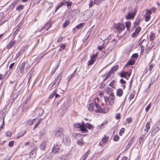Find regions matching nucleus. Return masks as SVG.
Listing matches in <instances>:
<instances>
[{
  "label": "nucleus",
  "instance_id": "obj_1",
  "mask_svg": "<svg viewBox=\"0 0 160 160\" xmlns=\"http://www.w3.org/2000/svg\"><path fill=\"white\" fill-rule=\"evenodd\" d=\"M105 105H102V107L99 106L97 103L95 104V108L97 110H94L96 111V112H100L105 113L108 112L109 110V108L108 106V104H106Z\"/></svg>",
  "mask_w": 160,
  "mask_h": 160
},
{
  "label": "nucleus",
  "instance_id": "obj_2",
  "mask_svg": "<svg viewBox=\"0 0 160 160\" xmlns=\"http://www.w3.org/2000/svg\"><path fill=\"white\" fill-rule=\"evenodd\" d=\"M104 101L106 103L108 104L109 105H113L115 102V97L113 92H111L109 95V98L107 97L104 96Z\"/></svg>",
  "mask_w": 160,
  "mask_h": 160
},
{
  "label": "nucleus",
  "instance_id": "obj_3",
  "mask_svg": "<svg viewBox=\"0 0 160 160\" xmlns=\"http://www.w3.org/2000/svg\"><path fill=\"white\" fill-rule=\"evenodd\" d=\"M63 129L60 128L55 130L53 132V134L56 137L58 138L59 139H61L63 136Z\"/></svg>",
  "mask_w": 160,
  "mask_h": 160
},
{
  "label": "nucleus",
  "instance_id": "obj_4",
  "mask_svg": "<svg viewBox=\"0 0 160 160\" xmlns=\"http://www.w3.org/2000/svg\"><path fill=\"white\" fill-rule=\"evenodd\" d=\"M83 126L81 128V131L83 133L87 132L88 130L86 128H88L90 130L93 128L92 126V124L88 123L85 124L84 122H82Z\"/></svg>",
  "mask_w": 160,
  "mask_h": 160
},
{
  "label": "nucleus",
  "instance_id": "obj_5",
  "mask_svg": "<svg viewBox=\"0 0 160 160\" xmlns=\"http://www.w3.org/2000/svg\"><path fill=\"white\" fill-rule=\"evenodd\" d=\"M113 27L114 28L117 29L119 32L122 31L125 28L124 24L120 23L114 24L113 25Z\"/></svg>",
  "mask_w": 160,
  "mask_h": 160
},
{
  "label": "nucleus",
  "instance_id": "obj_6",
  "mask_svg": "<svg viewBox=\"0 0 160 160\" xmlns=\"http://www.w3.org/2000/svg\"><path fill=\"white\" fill-rule=\"evenodd\" d=\"M136 10L135 9L134 11L131 12H129L127 14L125 17V18L127 19H133L136 14Z\"/></svg>",
  "mask_w": 160,
  "mask_h": 160
},
{
  "label": "nucleus",
  "instance_id": "obj_7",
  "mask_svg": "<svg viewBox=\"0 0 160 160\" xmlns=\"http://www.w3.org/2000/svg\"><path fill=\"white\" fill-rule=\"evenodd\" d=\"M62 79L61 75L60 74H59L58 75L55 79L53 81V84L52 86V87L54 85L56 84V86H58L60 82Z\"/></svg>",
  "mask_w": 160,
  "mask_h": 160
},
{
  "label": "nucleus",
  "instance_id": "obj_8",
  "mask_svg": "<svg viewBox=\"0 0 160 160\" xmlns=\"http://www.w3.org/2000/svg\"><path fill=\"white\" fill-rule=\"evenodd\" d=\"M151 14V10H146V13L145 15V20L146 22L149 21L150 18V15Z\"/></svg>",
  "mask_w": 160,
  "mask_h": 160
},
{
  "label": "nucleus",
  "instance_id": "obj_9",
  "mask_svg": "<svg viewBox=\"0 0 160 160\" xmlns=\"http://www.w3.org/2000/svg\"><path fill=\"white\" fill-rule=\"evenodd\" d=\"M131 75V72H126L123 71L121 72L120 73L121 76L122 77H123L128 79L127 78V76L129 77Z\"/></svg>",
  "mask_w": 160,
  "mask_h": 160
},
{
  "label": "nucleus",
  "instance_id": "obj_10",
  "mask_svg": "<svg viewBox=\"0 0 160 160\" xmlns=\"http://www.w3.org/2000/svg\"><path fill=\"white\" fill-rule=\"evenodd\" d=\"M64 143L67 146L70 144L71 141L69 137L68 136H66L65 138L63 139Z\"/></svg>",
  "mask_w": 160,
  "mask_h": 160
},
{
  "label": "nucleus",
  "instance_id": "obj_11",
  "mask_svg": "<svg viewBox=\"0 0 160 160\" xmlns=\"http://www.w3.org/2000/svg\"><path fill=\"white\" fill-rule=\"evenodd\" d=\"M94 104L93 103H91L90 104L88 107V109L90 111H93L95 112H96V111H95V110H97L94 108Z\"/></svg>",
  "mask_w": 160,
  "mask_h": 160
},
{
  "label": "nucleus",
  "instance_id": "obj_12",
  "mask_svg": "<svg viewBox=\"0 0 160 160\" xmlns=\"http://www.w3.org/2000/svg\"><path fill=\"white\" fill-rule=\"evenodd\" d=\"M25 62H23L21 64L19 68V69L21 73H22L24 71V68L25 65Z\"/></svg>",
  "mask_w": 160,
  "mask_h": 160
},
{
  "label": "nucleus",
  "instance_id": "obj_13",
  "mask_svg": "<svg viewBox=\"0 0 160 160\" xmlns=\"http://www.w3.org/2000/svg\"><path fill=\"white\" fill-rule=\"evenodd\" d=\"M60 147L59 146H55L52 149V151L53 152L56 153L58 152L59 150L60 149Z\"/></svg>",
  "mask_w": 160,
  "mask_h": 160
},
{
  "label": "nucleus",
  "instance_id": "obj_14",
  "mask_svg": "<svg viewBox=\"0 0 160 160\" xmlns=\"http://www.w3.org/2000/svg\"><path fill=\"white\" fill-rule=\"evenodd\" d=\"M123 94V91L122 89H118L117 90V95L119 97H121Z\"/></svg>",
  "mask_w": 160,
  "mask_h": 160
},
{
  "label": "nucleus",
  "instance_id": "obj_15",
  "mask_svg": "<svg viewBox=\"0 0 160 160\" xmlns=\"http://www.w3.org/2000/svg\"><path fill=\"white\" fill-rule=\"evenodd\" d=\"M40 148L42 150H44L46 148V142L44 141L42 142L40 144Z\"/></svg>",
  "mask_w": 160,
  "mask_h": 160
},
{
  "label": "nucleus",
  "instance_id": "obj_16",
  "mask_svg": "<svg viewBox=\"0 0 160 160\" xmlns=\"http://www.w3.org/2000/svg\"><path fill=\"white\" fill-rule=\"evenodd\" d=\"M82 122H82L81 124H79L78 123H75L74 125V128H80V130L81 131V128L83 126Z\"/></svg>",
  "mask_w": 160,
  "mask_h": 160
},
{
  "label": "nucleus",
  "instance_id": "obj_17",
  "mask_svg": "<svg viewBox=\"0 0 160 160\" xmlns=\"http://www.w3.org/2000/svg\"><path fill=\"white\" fill-rule=\"evenodd\" d=\"M150 122H148L147 123L145 127V131L146 132H148L149 131L150 128Z\"/></svg>",
  "mask_w": 160,
  "mask_h": 160
},
{
  "label": "nucleus",
  "instance_id": "obj_18",
  "mask_svg": "<svg viewBox=\"0 0 160 160\" xmlns=\"http://www.w3.org/2000/svg\"><path fill=\"white\" fill-rule=\"evenodd\" d=\"M77 143L78 145H81V147L84 144V142L83 141V139L82 138L78 140Z\"/></svg>",
  "mask_w": 160,
  "mask_h": 160
},
{
  "label": "nucleus",
  "instance_id": "obj_19",
  "mask_svg": "<svg viewBox=\"0 0 160 160\" xmlns=\"http://www.w3.org/2000/svg\"><path fill=\"white\" fill-rule=\"evenodd\" d=\"M118 66L116 65L112 68L110 71L112 73H113L118 69Z\"/></svg>",
  "mask_w": 160,
  "mask_h": 160
},
{
  "label": "nucleus",
  "instance_id": "obj_20",
  "mask_svg": "<svg viewBox=\"0 0 160 160\" xmlns=\"http://www.w3.org/2000/svg\"><path fill=\"white\" fill-rule=\"evenodd\" d=\"M89 154V151H88L85 153L82 156V158L81 160H85L88 157Z\"/></svg>",
  "mask_w": 160,
  "mask_h": 160
},
{
  "label": "nucleus",
  "instance_id": "obj_21",
  "mask_svg": "<svg viewBox=\"0 0 160 160\" xmlns=\"http://www.w3.org/2000/svg\"><path fill=\"white\" fill-rule=\"evenodd\" d=\"M135 59H131L127 62V64L129 65H133L135 63Z\"/></svg>",
  "mask_w": 160,
  "mask_h": 160
},
{
  "label": "nucleus",
  "instance_id": "obj_22",
  "mask_svg": "<svg viewBox=\"0 0 160 160\" xmlns=\"http://www.w3.org/2000/svg\"><path fill=\"white\" fill-rule=\"evenodd\" d=\"M15 41H11L8 45V49H9L12 47L15 44Z\"/></svg>",
  "mask_w": 160,
  "mask_h": 160
},
{
  "label": "nucleus",
  "instance_id": "obj_23",
  "mask_svg": "<svg viewBox=\"0 0 160 160\" xmlns=\"http://www.w3.org/2000/svg\"><path fill=\"white\" fill-rule=\"evenodd\" d=\"M59 160H67V155L66 154L62 155L61 157L58 158Z\"/></svg>",
  "mask_w": 160,
  "mask_h": 160
},
{
  "label": "nucleus",
  "instance_id": "obj_24",
  "mask_svg": "<svg viewBox=\"0 0 160 160\" xmlns=\"http://www.w3.org/2000/svg\"><path fill=\"white\" fill-rule=\"evenodd\" d=\"M36 152L35 151H32L30 154V157H32V158L36 156Z\"/></svg>",
  "mask_w": 160,
  "mask_h": 160
},
{
  "label": "nucleus",
  "instance_id": "obj_25",
  "mask_svg": "<svg viewBox=\"0 0 160 160\" xmlns=\"http://www.w3.org/2000/svg\"><path fill=\"white\" fill-rule=\"evenodd\" d=\"M155 37V34L154 33L151 32L149 35L151 41H152Z\"/></svg>",
  "mask_w": 160,
  "mask_h": 160
},
{
  "label": "nucleus",
  "instance_id": "obj_26",
  "mask_svg": "<svg viewBox=\"0 0 160 160\" xmlns=\"http://www.w3.org/2000/svg\"><path fill=\"white\" fill-rule=\"evenodd\" d=\"M116 85V82L113 80L109 84V85L111 86L112 88H115V85Z\"/></svg>",
  "mask_w": 160,
  "mask_h": 160
},
{
  "label": "nucleus",
  "instance_id": "obj_27",
  "mask_svg": "<svg viewBox=\"0 0 160 160\" xmlns=\"http://www.w3.org/2000/svg\"><path fill=\"white\" fill-rule=\"evenodd\" d=\"M38 115L40 116H41L44 112V111H43V109L41 108H39L38 109Z\"/></svg>",
  "mask_w": 160,
  "mask_h": 160
},
{
  "label": "nucleus",
  "instance_id": "obj_28",
  "mask_svg": "<svg viewBox=\"0 0 160 160\" xmlns=\"http://www.w3.org/2000/svg\"><path fill=\"white\" fill-rule=\"evenodd\" d=\"M51 26V24L49 22L47 23L46 25L43 28L44 29H46V30H47Z\"/></svg>",
  "mask_w": 160,
  "mask_h": 160
},
{
  "label": "nucleus",
  "instance_id": "obj_29",
  "mask_svg": "<svg viewBox=\"0 0 160 160\" xmlns=\"http://www.w3.org/2000/svg\"><path fill=\"white\" fill-rule=\"evenodd\" d=\"M108 140V138L107 137H103L102 140V142L103 143H105L107 142Z\"/></svg>",
  "mask_w": 160,
  "mask_h": 160
},
{
  "label": "nucleus",
  "instance_id": "obj_30",
  "mask_svg": "<svg viewBox=\"0 0 160 160\" xmlns=\"http://www.w3.org/2000/svg\"><path fill=\"white\" fill-rule=\"evenodd\" d=\"M126 26L127 29L131 27V22H130L128 21L126 22Z\"/></svg>",
  "mask_w": 160,
  "mask_h": 160
},
{
  "label": "nucleus",
  "instance_id": "obj_31",
  "mask_svg": "<svg viewBox=\"0 0 160 160\" xmlns=\"http://www.w3.org/2000/svg\"><path fill=\"white\" fill-rule=\"evenodd\" d=\"M69 22H70L68 20L65 21L63 25V27L65 28L67 27L69 23Z\"/></svg>",
  "mask_w": 160,
  "mask_h": 160
},
{
  "label": "nucleus",
  "instance_id": "obj_32",
  "mask_svg": "<svg viewBox=\"0 0 160 160\" xmlns=\"http://www.w3.org/2000/svg\"><path fill=\"white\" fill-rule=\"evenodd\" d=\"M95 61L94 59L91 58V60L88 61V65H90L94 63Z\"/></svg>",
  "mask_w": 160,
  "mask_h": 160
},
{
  "label": "nucleus",
  "instance_id": "obj_33",
  "mask_svg": "<svg viewBox=\"0 0 160 160\" xmlns=\"http://www.w3.org/2000/svg\"><path fill=\"white\" fill-rule=\"evenodd\" d=\"M24 7V5H20L17 6L16 8V9L17 10H20L22 9Z\"/></svg>",
  "mask_w": 160,
  "mask_h": 160
},
{
  "label": "nucleus",
  "instance_id": "obj_34",
  "mask_svg": "<svg viewBox=\"0 0 160 160\" xmlns=\"http://www.w3.org/2000/svg\"><path fill=\"white\" fill-rule=\"evenodd\" d=\"M112 73H111V72H110V71L109 72H108L107 74H105L104 75H105V76H106V78L104 79V81L106 80L108 78H109V77L110 76V75Z\"/></svg>",
  "mask_w": 160,
  "mask_h": 160
},
{
  "label": "nucleus",
  "instance_id": "obj_35",
  "mask_svg": "<svg viewBox=\"0 0 160 160\" xmlns=\"http://www.w3.org/2000/svg\"><path fill=\"white\" fill-rule=\"evenodd\" d=\"M84 25V23H81L77 26L75 28L78 29H80Z\"/></svg>",
  "mask_w": 160,
  "mask_h": 160
},
{
  "label": "nucleus",
  "instance_id": "obj_36",
  "mask_svg": "<svg viewBox=\"0 0 160 160\" xmlns=\"http://www.w3.org/2000/svg\"><path fill=\"white\" fill-rule=\"evenodd\" d=\"M97 56L98 53H96V54H93L91 55V58L94 59L95 61H96L97 59Z\"/></svg>",
  "mask_w": 160,
  "mask_h": 160
},
{
  "label": "nucleus",
  "instance_id": "obj_37",
  "mask_svg": "<svg viewBox=\"0 0 160 160\" xmlns=\"http://www.w3.org/2000/svg\"><path fill=\"white\" fill-rule=\"evenodd\" d=\"M125 131V129L124 128H122L120 130L119 132V134L120 136H122V134L124 133Z\"/></svg>",
  "mask_w": 160,
  "mask_h": 160
},
{
  "label": "nucleus",
  "instance_id": "obj_38",
  "mask_svg": "<svg viewBox=\"0 0 160 160\" xmlns=\"http://www.w3.org/2000/svg\"><path fill=\"white\" fill-rule=\"evenodd\" d=\"M141 30V28L139 27L136 28L134 32L136 33V34H138Z\"/></svg>",
  "mask_w": 160,
  "mask_h": 160
},
{
  "label": "nucleus",
  "instance_id": "obj_39",
  "mask_svg": "<svg viewBox=\"0 0 160 160\" xmlns=\"http://www.w3.org/2000/svg\"><path fill=\"white\" fill-rule=\"evenodd\" d=\"M113 140L115 141H118L119 139V137L118 135H115L113 138Z\"/></svg>",
  "mask_w": 160,
  "mask_h": 160
},
{
  "label": "nucleus",
  "instance_id": "obj_40",
  "mask_svg": "<svg viewBox=\"0 0 160 160\" xmlns=\"http://www.w3.org/2000/svg\"><path fill=\"white\" fill-rule=\"evenodd\" d=\"M104 0H95L94 1V3L97 5L99 4L101 2Z\"/></svg>",
  "mask_w": 160,
  "mask_h": 160
},
{
  "label": "nucleus",
  "instance_id": "obj_41",
  "mask_svg": "<svg viewBox=\"0 0 160 160\" xmlns=\"http://www.w3.org/2000/svg\"><path fill=\"white\" fill-rule=\"evenodd\" d=\"M57 90H54L53 92L50 95V98H52L55 95V93L56 92Z\"/></svg>",
  "mask_w": 160,
  "mask_h": 160
},
{
  "label": "nucleus",
  "instance_id": "obj_42",
  "mask_svg": "<svg viewBox=\"0 0 160 160\" xmlns=\"http://www.w3.org/2000/svg\"><path fill=\"white\" fill-rule=\"evenodd\" d=\"M151 107V103H150L149 104L148 106L146 108V112H148L149 109Z\"/></svg>",
  "mask_w": 160,
  "mask_h": 160
},
{
  "label": "nucleus",
  "instance_id": "obj_43",
  "mask_svg": "<svg viewBox=\"0 0 160 160\" xmlns=\"http://www.w3.org/2000/svg\"><path fill=\"white\" fill-rule=\"evenodd\" d=\"M14 142L13 141H11L9 142L8 144V146L9 147H12L14 145Z\"/></svg>",
  "mask_w": 160,
  "mask_h": 160
},
{
  "label": "nucleus",
  "instance_id": "obj_44",
  "mask_svg": "<svg viewBox=\"0 0 160 160\" xmlns=\"http://www.w3.org/2000/svg\"><path fill=\"white\" fill-rule=\"evenodd\" d=\"M41 121V119H39L38 121L36 123L35 125V127H34V128L38 127V125L40 123Z\"/></svg>",
  "mask_w": 160,
  "mask_h": 160
},
{
  "label": "nucleus",
  "instance_id": "obj_45",
  "mask_svg": "<svg viewBox=\"0 0 160 160\" xmlns=\"http://www.w3.org/2000/svg\"><path fill=\"white\" fill-rule=\"evenodd\" d=\"M154 66V65L153 64H150V65L149 70L150 72L151 71L152 69L153 68Z\"/></svg>",
  "mask_w": 160,
  "mask_h": 160
},
{
  "label": "nucleus",
  "instance_id": "obj_46",
  "mask_svg": "<svg viewBox=\"0 0 160 160\" xmlns=\"http://www.w3.org/2000/svg\"><path fill=\"white\" fill-rule=\"evenodd\" d=\"M11 132L10 131H7L6 132V136L10 137L11 135Z\"/></svg>",
  "mask_w": 160,
  "mask_h": 160
},
{
  "label": "nucleus",
  "instance_id": "obj_47",
  "mask_svg": "<svg viewBox=\"0 0 160 160\" xmlns=\"http://www.w3.org/2000/svg\"><path fill=\"white\" fill-rule=\"evenodd\" d=\"M99 95L100 96V98H102L103 96V95H104L103 92H102L100 91V92H99Z\"/></svg>",
  "mask_w": 160,
  "mask_h": 160
},
{
  "label": "nucleus",
  "instance_id": "obj_48",
  "mask_svg": "<svg viewBox=\"0 0 160 160\" xmlns=\"http://www.w3.org/2000/svg\"><path fill=\"white\" fill-rule=\"evenodd\" d=\"M116 118L117 119H118L120 118V114L119 113H118L116 116Z\"/></svg>",
  "mask_w": 160,
  "mask_h": 160
},
{
  "label": "nucleus",
  "instance_id": "obj_49",
  "mask_svg": "<svg viewBox=\"0 0 160 160\" xmlns=\"http://www.w3.org/2000/svg\"><path fill=\"white\" fill-rule=\"evenodd\" d=\"M28 124L29 125H32L33 123V121L32 120H29V121H28Z\"/></svg>",
  "mask_w": 160,
  "mask_h": 160
},
{
  "label": "nucleus",
  "instance_id": "obj_50",
  "mask_svg": "<svg viewBox=\"0 0 160 160\" xmlns=\"http://www.w3.org/2000/svg\"><path fill=\"white\" fill-rule=\"evenodd\" d=\"M138 55L137 53L134 54L132 56V57L134 58H138Z\"/></svg>",
  "mask_w": 160,
  "mask_h": 160
},
{
  "label": "nucleus",
  "instance_id": "obj_51",
  "mask_svg": "<svg viewBox=\"0 0 160 160\" xmlns=\"http://www.w3.org/2000/svg\"><path fill=\"white\" fill-rule=\"evenodd\" d=\"M93 1L92 0H91L89 2V7H92V5H93Z\"/></svg>",
  "mask_w": 160,
  "mask_h": 160
},
{
  "label": "nucleus",
  "instance_id": "obj_52",
  "mask_svg": "<svg viewBox=\"0 0 160 160\" xmlns=\"http://www.w3.org/2000/svg\"><path fill=\"white\" fill-rule=\"evenodd\" d=\"M138 34H136V33L134 32L132 34V37L133 38H134Z\"/></svg>",
  "mask_w": 160,
  "mask_h": 160
},
{
  "label": "nucleus",
  "instance_id": "obj_53",
  "mask_svg": "<svg viewBox=\"0 0 160 160\" xmlns=\"http://www.w3.org/2000/svg\"><path fill=\"white\" fill-rule=\"evenodd\" d=\"M132 121V118H129L127 119V121L128 122V123H129L131 122Z\"/></svg>",
  "mask_w": 160,
  "mask_h": 160
},
{
  "label": "nucleus",
  "instance_id": "obj_54",
  "mask_svg": "<svg viewBox=\"0 0 160 160\" xmlns=\"http://www.w3.org/2000/svg\"><path fill=\"white\" fill-rule=\"evenodd\" d=\"M134 97V95L133 94H131L130 95V96L129 97V98L130 99V100H131L132 99H133V98Z\"/></svg>",
  "mask_w": 160,
  "mask_h": 160
},
{
  "label": "nucleus",
  "instance_id": "obj_55",
  "mask_svg": "<svg viewBox=\"0 0 160 160\" xmlns=\"http://www.w3.org/2000/svg\"><path fill=\"white\" fill-rule=\"evenodd\" d=\"M61 48H62V49H65V44H62L61 46Z\"/></svg>",
  "mask_w": 160,
  "mask_h": 160
},
{
  "label": "nucleus",
  "instance_id": "obj_56",
  "mask_svg": "<svg viewBox=\"0 0 160 160\" xmlns=\"http://www.w3.org/2000/svg\"><path fill=\"white\" fill-rule=\"evenodd\" d=\"M63 38L62 37H61L59 38H58L57 40V42H60L61 41H62V40Z\"/></svg>",
  "mask_w": 160,
  "mask_h": 160
},
{
  "label": "nucleus",
  "instance_id": "obj_57",
  "mask_svg": "<svg viewBox=\"0 0 160 160\" xmlns=\"http://www.w3.org/2000/svg\"><path fill=\"white\" fill-rule=\"evenodd\" d=\"M120 82L122 84L125 83L126 82L123 79H122L120 80Z\"/></svg>",
  "mask_w": 160,
  "mask_h": 160
},
{
  "label": "nucleus",
  "instance_id": "obj_58",
  "mask_svg": "<svg viewBox=\"0 0 160 160\" xmlns=\"http://www.w3.org/2000/svg\"><path fill=\"white\" fill-rule=\"evenodd\" d=\"M103 48V47L102 46H98V50H102Z\"/></svg>",
  "mask_w": 160,
  "mask_h": 160
},
{
  "label": "nucleus",
  "instance_id": "obj_59",
  "mask_svg": "<svg viewBox=\"0 0 160 160\" xmlns=\"http://www.w3.org/2000/svg\"><path fill=\"white\" fill-rule=\"evenodd\" d=\"M159 130V128L158 127H157L154 129V131H156V132H158Z\"/></svg>",
  "mask_w": 160,
  "mask_h": 160
},
{
  "label": "nucleus",
  "instance_id": "obj_60",
  "mask_svg": "<svg viewBox=\"0 0 160 160\" xmlns=\"http://www.w3.org/2000/svg\"><path fill=\"white\" fill-rule=\"evenodd\" d=\"M60 7H61V6H60L59 5H58L56 8L55 11H56Z\"/></svg>",
  "mask_w": 160,
  "mask_h": 160
},
{
  "label": "nucleus",
  "instance_id": "obj_61",
  "mask_svg": "<svg viewBox=\"0 0 160 160\" xmlns=\"http://www.w3.org/2000/svg\"><path fill=\"white\" fill-rule=\"evenodd\" d=\"M128 158L126 157H123L122 158V160H127Z\"/></svg>",
  "mask_w": 160,
  "mask_h": 160
},
{
  "label": "nucleus",
  "instance_id": "obj_62",
  "mask_svg": "<svg viewBox=\"0 0 160 160\" xmlns=\"http://www.w3.org/2000/svg\"><path fill=\"white\" fill-rule=\"evenodd\" d=\"M14 64V63H11L9 66V68L10 69L12 67H13Z\"/></svg>",
  "mask_w": 160,
  "mask_h": 160
},
{
  "label": "nucleus",
  "instance_id": "obj_63",
  "mask_svg": "<svg viewBox=\"0 0 160 160\" xmlns=\"http://www.w3.org/2000/svg\"><path fill=\"white\" fill-rule=\"evenodd\" d=\"M30 143V142H26L25 143L24 145L25 146H27L28 145H29Z\"/></svg>",
  "mask_w": 160,
  "mask_h": 160
},
{
  "label": "nucleus",
  "instance_id": "obj_64",
  "mask_svg": "<svg viewBox=\"0 0 160 160\" xmlns=\"http://www.w3.org/2000/svg\"><path fill=\"white\" fill-rule=\"evenodd\" d=\"M55 98H57L60 96V95L59 94H56V93L55 94Z\"/></svg>",
  "mask_w": 160,
  "mask_h": 160
}]
</instances>
